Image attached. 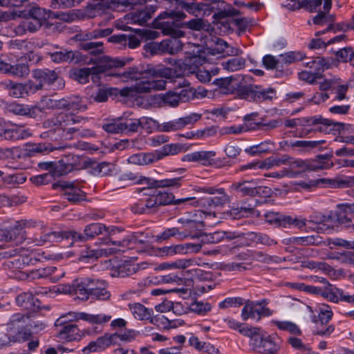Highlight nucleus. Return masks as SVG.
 Instances as JSON below:
<instances>
[{"label": "nucleus", "instance_id": "64", "mask_svg": "<svg viewBox=\"0 0 354 354\" xmlns=\"http://www.w3.org/2000/svg\"><path fill=\"white\" fill-rule=\"evenodd\" d=\"M162 99L165 104L174 107L178 106L180 102L178 92H168L162 95Z\"/></svg>", "mask_w": 354, "mask_h": 354}, {"label": "nucleus", "instance_id": "44", "mask_svg": "<svg viewBox=\"0 0 354 354\" xmlns=\"http://www.w3.org/2000/svg\"><path fill=\"white\" fill-rule=\"evenodd\" d=\"M116 171L114 164L103 162L93 167V173L100 176H111Z\"/></svg>", "mask_w": 354, "mask_h": 354}, {"label": "nucleus", "instance_id": "24", "mask_svg": "<svg viewBox=\"0 0 354 354\" xmlns=\"http://www.w3.org/2000/svg\"><path fill=\"white\" fill-rule=\"evenodd\" d=\"M213 55H221L226 56H239L242 53V50L236 47L230 46L226 41L221 39H218L212 48Z\"/></svg>", "mask_w": 354, "mask_h": 354}, {"label": "nucleus", "instance_id": "63", "mask_svg": "<svg viewBox=\"0 0 354 354\" xmlns=\"http://www.w3.org/2000/svg\"><path fill=\"white\" fill-rule=\"evenodd\" d=\"M115 89L112 88H100L93 96L95 101L104 102L108 100V97L114 93Z\"/></svg>", "mask_w": 354, "mask_h": 354}, {"label": "nucleus", "instance_id": "26", "mask_svg": "<svg viewBox=\"0 0 354 354\" xmlns=\"http://www.w3.org/2000/svg\"><path fill=\"white\" fill-rule=\"evenodd\" d=\"M30 135L31 132L29 129L15 124H12L10 127H5L4 130V138L7 140L24 139Z\"/></svg>", "mask_w": 354, "mask_h": 354}, {"label": "nucleus", "instance_id": "46", "mask_svg": "<svg viewBox=\"0 0 354 354\" xmlns=\"http://www.w3.org/2000/svg\"><path fill=\"white\" fill-rule=\"evenodd\" d=\"M3 84L8 90L9 95L13 97H21L25 91V87L21 84L15 83L10 80L5 81Z\"/></svg>", "mask_w": 354, "mask_h": 354}, {"label": "nucleus", "instance_id": "36", "mask_svg": "<svg viewBox=\"0 0 354 354\" xmlns=\"http://www.w3.org/2000/svg\"><path fill=\"white\" fill-rule=\"evenodd\" d=\"M120 180L129 182L130 185H144L149 186L150 185V179L143 176L138 173L131 171L126 172L121 175Z\"/></svg>", "mask_w": 354, "mask_h": 354}, {"label": "nucleus", "instance_id": "53", "mask_svg": "<svg viewBox=\"0 0 354 354\" xmlns=\"http://www.w3.org/2000/svg\"><path fill=\"white\" fill-rule=\"evenodd\" d=\"M181 150V147L177 144H170L163 146L161 151L154 153L160 156V160L167 156H173L178 153Z\"/></svg>", "mask_w": 354, "mask_h": 354}, {"label": "nucleus", "instance_id": "43", "mask_svg": "<svg viewBox=\"0 0 354 354\" xmlns=\"http://www.w3.org/2000/svg\"><path fill=\"white\" fill-rule=\"evenodd\" d=\"M218 196L209 197L207 199V203L209 206L219 207L229 203L231 198L224 191L223 189H219L217 191Z\"/></svg>", "mask_w": 354, "mask_h": 354}, {"label": "nucleus", "instance_id": "9", "mask_svg": "<svg viewBox=\"0 0 354 354\" xmlns=\"http://www.w3.org/2000/svg\"><path fill=\"white\" fill-rule=\"evenodd\" d=\"M284 124L286 127L289 128H293L297 126H314L315 128L308 131L309 132L312 130L319 131H324V129L319 126V124L330 127L331 125H337L339 123L334 122L333 120L324 118L322 116H315L311 118L288 119L285 120Z\"/></svg>", "mask_w": 354, "mask_h": 354}, {"label": "nucleus", "instance_id": "22", "mask_svg": "<svg viewBox=\"0 0 354 354\" xmlns=\"http://www.w3.org/2000/svg\"><path fill=\"white\" fill-rule=\"evenodd\" d=\"M8 111L15 115L35 118L39 116V109L37 105H28L17 103L10 104Z\"/></svg>", "mask_w": 354, "mask_h": 354}, {"label": "nucleus", "instance_id": "34", "mask_svg": "<svg viewBox=\"0 0 354 354\" xmlns=\"http://www.w3.org/2000/svg\"><path fill=\"white\" fill-rule=\"evenodd\" d=\"M259 301H248L245 302L241 311L242 319L246 321L249 319H252L258 321V315L259 313Z\"/></svg>", "mask_w": 354, "mask_h": 354}, {"label": "nucleus", "instance_id": "47", "mask_svg": "<svg viewBox=\"0 0 354 354\" xmlns=\"http://www.w3.org/2000/svg\"><path fill=\"white\" fill-rule=\"evenodd\" d=\"M234 79V76L227 77L217 78L214 80V84L218 88L221 89L224 93H232L234 87L232 85V80Z\"/></svg>", "mask_w": 354, "mask_h": 354}, {"label": "nucleus", "instance_id": "16", "mask_svg": "<svg viewBox=\"0 0 354 354\" xmlns=\"http://www.w3.org/2000/svg\"><path fill=\"white\" fill-rule=\"evenodd\" d=\"M223 322L230 328L238 330L241 334L250 337L251 340L259 336V328L258 327L248 326L230 317L223 319Z\"/></svg>", "mask_w": 354, "mask_h": 354}, {"label": "nucleus", "instance_id": "33", "mask_svg": "<svg viewBox=\"0 0 354 354\" xmlns=\"http://www.w3.org/2000/svg\"><path fill=\"white\" fill-rule=\"evenodd\" d=\"M160 160V156L153 153H135L128 158L131 164L145 165L153 163Z\"/></svg>", "mask_w": 354, "mask_h": 354}, {"label": "nucleus", "instance_id": "5", "mask_svg": "<svg viewBox=\"0 0 354 354\" xmlns=\"http://www.w3.org/2000/svg\"><path fill=\"white\" fill-rule=\"evenodd\" d=\"M4 257H15L12 260L7 261L5 267L8 269V275L19 280L27 279V272L21 270L26 266L32 263L35 254L24 248L13 249L4 252Z\"/></svg>", "mask_w": 354, "mask_h": 354}, {"label": "nucleus", "instance_id": "19", "mask_svg": "<svg viewBox=\"0 0 354 354\" xmlns=\"http://www.w3.org/2000/svg\"><path fill=\"white\" fill-rule=\"evenodd\" d=\"M322 295L334 303H337L339 300L354 304V295H346L342 290L337 288L333 285L325 286L322 290Z\"/></svg>", "mask_w": 354, "mask_h": 354}, {"label": "nucleus", "instance_id": "49", "mask_svg": "<svg viewBox=\"0 0 354 354\" xmlns=\"http://www.w3.org/2000/svg\"><path fill=\"white\" fill-rule=\"evenodd\" d=\"M62 235L60 232H50L46 233L39 239L35 238L33 242L35 245H41L47 242H55L61 240Z\"/></svg>", "mask_w": 354, "mask_h": 354}, {"label": "nucleus", "instance_id": "60", "mask_svg": "<svg viewBox=\"0 0 354 354\" xmlns=\"http://www.w3.org/2000/svg\"><path fill=\"white\" fill-rule=\"evenodd\" d=\"M283 227L295 226L298 228H302L306 225L307 220L303 218H292L290 216H283Z\"/></svg>", "mask_w": 354, "mask_h": 354}, {"label": "nucleus", "instance_id": "61", "mask_svg": "<svg viewBox=\"0 0 354 354\" xmlns=\"http://www.w3.org/2000/svg\"><path fill=\"white\" fill-rule=\"evenodd\" d=\"M336 57L339 62H351L354 57V50L351 47L343 48L337 51Z\"/></svg>", "mask_w": 354, "mask_h": 354}, {"label": "nucleus", "instance_id": "1", "mask_svg": "<svg viewBox=\"0 0 354 354\" xmlns=\"http://www.w3.org/2000/svg\"><path fill=\"white\" fill-rule=\"evenodd\" d=\"M188 56L182 64H179L182 71L178 72L175 67L173 71L167 68L162 72V75L156 73H151L149 71H139L137 68H130L128 71L122 74H118V77L123 82H135V84L130 87L123 88L120 91V94L124 97H135L137 93H147L151 91H158L165 88L166 82L162 78L165 77H176L189 75L195 74L196 77L201 82L205 83L210 81L212 75L217 73V71H209L199 68L198 66L204 62V59L199 55L193 53H188Z\"/></svg>", "mask_w": 354, "mask_h": 354}, {"label": "nucleus", "instance_id": "54", "mask_svg": "<svg viewBox=\"0 0 354 354\" xmlns=\"http://www.w3.org/2000/svg\"><path fill=\"white\" fill-rule=\"evenodd\" d=\"M274 324L281 330H287L294 335L301 333L299 328L293 322L288 321H274Z\"/></svg>", "mask_w": 354, "mask_h": 354}, {"label": "nucleus", "instance_id": "3", "mask_svg": "<svg viewBox=\"0 0 354 354\" xmlns=\"http://www.w3.org/2000/svg\"><path fill=\"white\" fill-rule=\"evenodd\" d=\"M185 17L186 15L184 12L174 11H165L159 15L160 19H168L167 21L161 23L162 32L165 35H169L173 38L162 42L161 45L166 46L167 50L170 54H175L182 49V43L178 38L183 37L184 32L177 30L175 27L176 26V21Z\"/></svg>", "mask_w": 354, "mask_h": 354}, {"label": "nucleus", "instance_id": "18", "mask_svg": "<svg viewBox=\"0 0 354 354\" xmlns=\"http://www.w3.org/2000/svg\"><path fill=\"white\" fill-rule=\"evenodd\" d=\"M151 198L155 208L160 205H167L170 204L179 205L194 199V198H184L175 201L174 196L171 193L161 192L155 193L153 191L151 192Z\"/></svg>", "mask_w": 354, "mask_h": 354}, {"label": "nucleus", "instance_id": "50", "mask_svg": "<svg viewBox=\"0 0 354 354\" xmlns=\"http://www.w3.org/2000/svg\"><path fill=\"white\" fill-rule=\"evenodd\" d=\"M57 271V268L53 266L39 268V272L41 278L51 277L53 281H57L65 274L64 272H61L59 274H55Z\"/></svg>", "mask_w": 354, "mask_h": 354}, {"label": "nucleus", "instance_id": "7", "mask_svg": "<svg viewBox=\"0 0 354 354\" xmlns=\"http://www.w3.org/2000/svg\"><path fill=\"white\" fill-rule=\"evenodd\" d=\"M281 339L277 335H268L263 338L259 329V336L251 340L254 351L261 354H277L280 349Z\"/></svg>", "mask_w": 354, "mask_h": 354}, {"label": "nucleus", "instance_id": "12", "mask_svg": "<svg viewBox=\"0 0 354 354\" xmlns=\"http://www.w3.org/2000/svg\"><path fill=\"white\" fill-rule=\"evenodd\" d=\"M120 230L113 226H106L101 223H93L86 225L84 230L86 241L93 239L99 235L111 236L119 232Z\"/></svg>", "mask_w": 354, "mask_h": 354}, {"label": "nucleus", "instance_id": "58", "mask_svg": "<svg viewBox=\"0 0 354 354\" xmlns=\"http://www.w3.org/2000/svg\"><path fill=\"white\" fill-rule=\"evenodd\" d=\"M17 330V332L13 335L12 333H10V339L12 341V343L25 342L28 340L31 335L30 331L28 327H24Z\"/></svg>", "mask_w": 354, "mask_h": 354}, {"label": "nucleus", "instance_id": "59", "mask_svg": "<svg viewBox=\"0 0 354 354\" xmlns=\"http://www.w3.org/2000/svg\"><path fill=\"white\" fill-rule=\"evenodd\" d=\"M176 235H180L183 237H187L188 236L187 234L180 232L177 227H171L165 230L160 235L156 236V240L158 242H160L162 241L167 240Z\"/></svg>", "mask_w": 354, "mask_h": 354}, {"label": "nucleus", "instance_id": "32", "mask_svg": "<svg viewBox=\"0 0 354 354\" xmlns=\"http://www.w3.org/2000/svg\"><path fill=\"white\" fill-rule=\"evenodd\" d=\"M17 304L28 310H35L39 308L38 300L35 299L31 292H23L16 298Z\"/></svg>", "mask_w": 354, "mask_h": 354}, {"label": "nucleus", "instance_id": "38", "mask_svg": "<svg viewBox=\"0 0 354 354\" xmlns=\"http://www.w3.org/2000/svg\"><path fill=\"white\" fill-rule=\"evenodd\" d=\"M274 149V143L270 141H265L259 145L251 146L245 149V151L251 156L261 155L272 151Z\"/></svg>", "mask_w": 354, "mask_h": 354}, {"label": "nucleus", "instance_id": "27", "mask_svg": "<svg viewBox=\"0 0 354 354\" xmlns=\"http://www.w3.org/2000/svg\"><path fill=\"white\" fill-rule=\"evenodd\" d=\"M131 313L136 319L139 321L151 320L153 311L151 308H146L140 303L129 304Z\"/></svg>", "mask_w": 354, "mask_h": 354}, {"label": "nucleus", "instance_id": "52", "mask_svg": "<svg viewBox=\"0 0 354 354\" xmlns=\"http://www.w3.org/2000/svg\"><path fill=\"white\" fill-rule=\"evenodd\" d=\"M280 57L283 62L287 64H290L302 60L305 57V55L300 51H290L280 55Z\"/></svg>", "mask_w": 354, "mask_h": 354}, {"label": "nucleus", "instance_id": "62", "mask_svg": "<svg viewBox=\"0 0 354 354\" xmlns=\"http://www.w3.org/2000/svg\"><path fill=\"white\" fill-rule=\"evenodd\" d=\"M190 310L198 315H205L212 310V306L209 303L194 301L190 305Z\"/></svg>", "mask_w": 354, "mask_h": 354}, {"label": "nucleus", "instance_id": "55", "mask_svg": "<svg viewBox=\"0 0 354 354\" xmlns=\"http://www.w3.org/2000/svg\"><path fill=\"white\" fill-rule=\"evenodd\" d=\"M236 236L234 233L225 232H215L212 234H209L206 236V239L210 243H218L225 238L227 239H233Z\"/></svg>", "mask_w": 354, "mask_h": 354}, {"label": "nucleus", "instance_id": "17", "mask_svg": "<svg viewBox=\"0 0 354 354\" xmlns=\"http://www.w3.org/2000/svg\"><path fill=\"white\" fill-rule=\"evenodd\" d=\"M102 72L100 67L95 66L92 68H73L70 71V76L75 80L81 84H86L88 82V77L91 75L93 81L97 75Z\"/></svg>", "mask_w": 354, "mask_h": 354}, {"label": "nucleus", "instance_id": "35", "mask_svg": "<svg viewBox=\"0 0 354 354\" xmlns=\"http://www.w3.org/2000/svg\"><path fill=\"white\" fill-rule=\"evenodd\" d=\"M41 26L37 21H34L30 17L22 20L15 28V32L17 35H24L26 32H33L38 30Z\"/></svg>", "mask_w": 354, "mask_h": 354}, {"label": "nucleus", "instance_id": "56", "mask_svg": "<svg viewBox=\"0 0 354 354\" xmlns=\"http://www.w3.org/2000/svg\"><path fill=\"white\" fill-rule=\"evenodd\" d=\"M115 340L116 335L106 333L104 335L98 337L95 341L102 351L109 347L111 345L115 344Z\"/></svg>", "mask_w": 354, "mask_h": 354}, {"label": "nucleus", "instance_id": "48", "mask_svg": "<svg viewBox=\"0 0 354 354\" xmlns=\"http://www.w3.org/2000/svg\"><path fill=\"white\" fill-rule=\"evenodd\" d=\"M183 177L165 178L154 182V186L160 188H178L181 186Z\"/></svg>", "mask_w": 354, "mask_h": 354}, {"label": "nucleus", "instance_id": "51", "mask_svg": "<svg viewBox=\"0 0 354 354\" xmlns=\"http://www.w3.org/2000/svg\"><path fill=\"white\" fill-rule=\"evenodd\" d=\"M83 0H50V7L53 9H66L79 5Z\"/></svg>", "mask_w": 354, "mask_h": 354}, {"label": "nucleus", "instance_id": "42", "mask_svg": "<svg viewBox=\"0 0 354 354\" xmlns=\"http://www.w3.org/2000/svg\"><path fill=\"white\" fill-rule=\"evenodd\" d=\"M306 66L309 67L315 73H317V75L319 76L322 71L330 67V62L329 60L324 57H317L313 60L307 62Z\"/></svg>", "mask_w": 354, "mask_h": 354}, {"label": "nucleus", "instance_id": "10", "mask_svg": "<svg viewBox=\"0 0 354 354\" xmlns=\"http://www.w3.org/2000/svg\"><path fill=\"white\" fill-rule=\"evenodd\" d=\"M230 188L232 190L237 192L241 196H254L260 195L267 189L266 187L259 186L257 180H243L241 182L234 183Z\"/></svg>", "mask_w": 354, "mask_h": 354}, {"label": "nucleus", "instance_id": "4", "mask_svg": "<svg viewBox=\"0 0 354 354\" xmlns=\"http://www.w3.org/2000/svg\"><path fill=\"white\" fill-rule=\"evenodd\" d=\"M28 16L34 21L39 22L41 26H44L46 29L53 28V30H57L60 24L59 22H53L54 19L71 23L75 21L77 14L72 11L53 12L39 7H32L28 10Z\"/></svg>", "mask_w": 354, "mask_h": 354}, {"label": "nucleus", "instance_id": "45", "mask_svg": "<svg viewBox=\"0 0 354 354\" xmlns=\"http://www.w3.org/2000/svg\"><path fill=\"white\" fill-rule=\"evenodd\" d=\"M253 101L262 102L272 100L275 95V91L273 88L263 89L254 86Z\"/></svg>", "mask_w": 354, "mask_h": 354}, {"label": "nucleus", "instance_id": "39", "mask_svg": "<svg viewBox=\"0 0 354 354\" xmlns=\"http://www.w3.org/2000/svg\"><path fill=\"white\" fill-rule=\"evenodd\" d=\"M333 313L331 308L326 304H322L319 308L318 319L316 316L314 315L312 318V321L318 324L319 322L322 324H327L329 321L332 319Z\"/></svg>", "mask_w": 354, "mask_h": 354}, {"label": "nucleus", "instance_id": "11", "mask_svg": "<svg viewBox=\"0 0 354 354\" xmlns=\"http://www.w3.org/2000/svg\"><path fill=\"white\" fill-rule=\"evenodd\" d=\"M108 9H110V5L106 0H94L84 11L80 10L71 11L77 14L76 20L77 19L96 17L104 13Z\"/></svg>", "mask_w": 354, "mask_h": 354}, {"label": "nucleus", "instance_id": "14", "mask_svg": "<svg viewBox=\"0 0 354 354\" xmlns=\"http://www.w3.org/2000/svg\"><path fill=\"white\" fill-rule=\"evenodd\" d=\"M338 210L335 213L337 221L343 227L354 230V218H349L348 215L354 213V204L342 203L337 205Z\"/></svg>", "mask_w": 354, "mask_h": 354}, {"label": "nucleus", "instance_id": "40", "mask_svg": "<svg viewBox=\"0 0 354 354\" xmlns=\"http://www.w3.org/2000/svg\"><path fill=\"white\" fill-rule=\"evenodd\" d=\"M245 59L243 57H234L221 63L223 69L228 72H234L243 69L245 66Z\"/></svg>", "mask_w": 354, "mask_h": 354}, {"label": "nucleus", "instance_id": "31", "mask_svg": "<svg viewBox=\"0 0 354 354\" xmlns=\"http://www.w3.org/2000/svg\"><path fill=\"white\" fill-rule=\"evenodd\" d=\"M65 189L64 196L66 198L72 203H77L85 198V194L80 189L71 183H64L62 185Z\"/></svg>", "mask_w": 354, "mask_h": 354}, {"label": "nucleus", "instance_id": "28", "mask_svg": "<svg viewBox=\"0 0 354 354\" xmlns=\"http://www.w3.org/2000/svg\"><path fill=\"white\" fill-rule=\"evenodd\" d=\"M88 279H76L73 281V295L75 298L82 301H86L89 299L91 295L88 289H92L89 286Z\"/></svg>", "mask_w": 354, "mask_h": 354}, {"label": "nucleus", "instance_id": "20", "mask_svg": "<svg viewBox=\"0 0 354 354\" xmlns=\"http://www.w3.org/2000/svg\"><path fill=\"white\" fill-rule=\"evenodd\" d=\"M70 320L78 321L84 320L89 324H103L106 323L111 319V316L103 314L93 315L84 312H71L68 313Z\"/></svg>", "mask_w": 354, "mask_h": 354}, {"label": "nucleus", "instance_id": "13", "mask_svg": "<svg viewBox=\"0 0 354 354\" xmlns=\"http://www.w3.org/2000/svg\"><path fill=\"white\" fill-rule=\"evenodd\" d=\"M142 192L141 197L137 199L131 206V210L136 214L149 213L152 209L155 208L151 198L153 189L149 187H144Z\"/></svg>", "mask_w": 354, "mask_h": 354}, {"label": "nucleus", "instance_id": "2", "mask_svg": "<svg viewBox=\"0 0 354 354\" xmlns=\"http://www.w3.org/2000/svg\"><path fill=\"white\" fill-rule=\"evenodd\" d=\"M79 122L80 120L75 119L73 115L60 113L44 121L43 127L46 131L43 132L41 136L43 138L57 140L72 139L74 134L76 136L85 138L95 136L93 131L89 129L80 130L73 127Z\"/></svg>", "mask_w": 354, "mask_h": 354}, {"label": "nucleus", "instance_id": "23", "mask_svg": "<svg viewBox=\"0 0 354 354\" xmlns=\"http://www.w3.org/2000/svg\"><path fill=\"white\" fill-rule=\"evenodd\" d=\"M38 166L41 169L48 170L53 176L65 175L72 168L71 165L64 163L63 160L57 162H39Z\"/></svg>", "mask_w": 354, "mask_h": 354}, {"label": "nucleus", "instance_id": "37", "mask_svg": "<svg viewBox=\"0 0 354 354\" xmlns=\"http://www.w3.org/2000/svg\"><path fill=\"white\" fill-rule=\"evenodd\" d=\"M123 131L137 132L140 129L139 118L132 117L131 113H124L122 116Z\"/></svg>", "mask_w": 354, "mask_h": 354}, {"label": "nucleus", "instance_id": "30", "mask_svg": "<svg viewBox=\"0 0 354 354\" xmlns=\"http://www.w3.org/2000/svg\"><path fill=\"white\" fill-rule=\"evenodd\" d=\"M48 55L51 60L55 63L77 62L80 53L78 51H72L63 50L53 53H48Z\"/></svg>", "mask_w": 354, "mask_h": 354}, {"label": "nucleus", "instance_id": "15", "mask_svg": "<svg viewBox=\"0 0 354 354\" xmlns=\"http://www.w3.org/2000/svg\"><path fill=\"white\" fill-rule=\"evenodd\" d=\"M214 151H198L185 154L182 160L184 162H198L205 166H210L215 163Z\"/></svg>", "mask_w": 354, "mask_h": 354}, {"label": "nucleus", "instance_id": "21", "mask_svg": "<svg viewBox=\"0 0 354 354\" xmlns=\"http://www.w3.org/2000/svg\"><path fill=\"white\" fill-rule=\"evenodd\" d=\"M86 333L88 332L81 331L75 324H67L59 331L57 337L62 342L79 341Z\"/></svg>", "mask_w": 354, "mask_h": 354}, {"label": "nucleus", "instance_id": "57", "mask_svg": "<svg viewBox=\"0 0 354 354\" xmlns=\"http://www.w3.org/2000/svg\"><path fill=\"white\" fill-rule=\"evenodd\" d=\"M183 247L180 244L164 246L158 249L161 257H172L176 254H182Z\"/></svg>", "mask_w": 354, "mask_h": 354}, {"label": "nucleus", "instance_id": "29", "mask_svg": "<svg viewBox=\"0 0 354 354\" xmlns=\"http://www.w3.org/2000/svg\"><path fill=\"white\" fill-rule=\"evenodd\" d=\"M67 105L68 101L64 98L56 100L53 97H43L37 106L40 110V115L45 109H61L66 108Z\"/></svg>", "mask_w": 354, "mask_h": 354}, {"label": "nucleus", "instance_id": "41", "mask_svg": "<svg viewBox=\"0 0 354 354\" xmlns=\"http://www.w3.org/2000/svg\"><path fill=\"white\" fill-rule=\"evenodd\" d=\"M195 263L194 259H178L171 263H162L159 266L160 270L185 269L193 266Z\"/></svg>", "mask_w": 354, "mask_h": 354}, {"label": "nucleus", "instance_id": "6", "mask_svg": "<svg viewBox=\"0 0 354 354\" xmlns=\"http://www.w3.org/2000/svg\"><path fill=\"white\" fill-rule=\"evenodd\" d=\"M32 224L31 221L21 220L9 225L5 223L0 225V241L15 244L22 243L26 239L24 229L30 227Z\"/></svg>", "mask_w": 354, "mask_h": 354}, {"label": "nucleus", "instance_id": "25", "mask_svg": "<svg viewBox=\"0 0 354 354\" xmlns=\"http://www.w3.org/2000/svg\"><path fill=\"white\" fill-rule=\"evenodd\" d=\"M7 326L9 333H12L24 327H32V324L30 322L29 317L21 313L13 314L10 317Z\"/></svg>", "mask_w": 354, "mask_h": 354}, {"label": "nucleus", "instance_id": "8", "mask_svg": "<svg viewBox=\"0 0 354 354\" xmlns=\"http://www.w3.org/2000/svg\"><path fill=\"white\" fill-rule=\"evenodd\" d=\"M33 77L37 82L30 81L26 84L27 89L32 92L41 89L45 84H52L55 81H58L59 85H64L63 80L58 78L57 73L54 71L35 70L33 71Z\"/></svg>", "mask_w": 354, "mask_h": 354}]
</instances>
